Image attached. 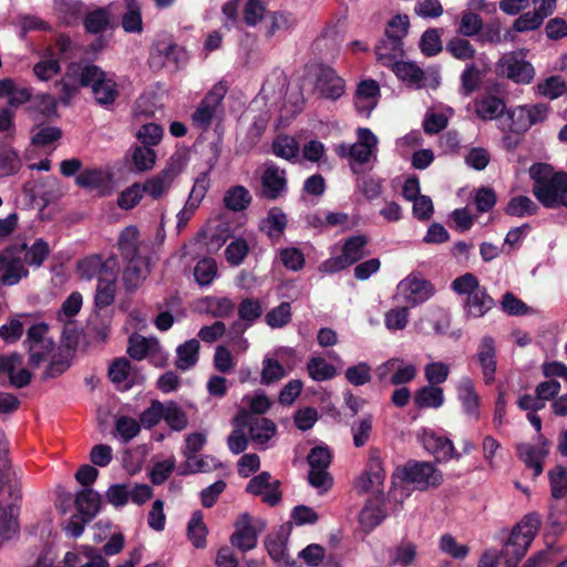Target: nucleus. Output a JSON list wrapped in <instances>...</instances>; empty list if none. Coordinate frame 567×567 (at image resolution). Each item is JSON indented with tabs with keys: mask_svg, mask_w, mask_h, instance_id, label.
I'll use <instances>...</instances> for the list:
<instances>
[{
	"mask_svg": "<svg viewBox=\"0 0 567 567\" xmlns=\"http://www.w3.org/2000/svg\"><path fill=\"white\" fill-rule=\"evenodd\" d=\"M227 93V86L223 82L216 83L202 99L195 112L192 114V125L207 132L214 126L215 142L224 137L221 115L224 114L223 100Z\"/></svg>",
	"mask_w": 567,
	"mask_h": 567,
	"instance_id": "2",
	"label": "nucleus"
},
{
	"mask_svg": "<svg viewBox=\"0 0 567 567\" xmlns=\"http://www.w3.org/2000/svg\"><path fill=\"white\" fill-rule=\"evenodd\" d=\"M330 462L331 454L327 447H315L308 455L310 467L308 480L310 485L318 488L320 493L327 492L333 483L332 476L327 471Z\"/></svg>",
	"mask_w": 567,
	"mask_h": 567,
	"instance_id": "10",
	"label": "nucleus"
},
{
	"mask_svg": "<svg viewBox=\"0 0 567 567\" xmlns=\"http://www.w3.org/2000/svg\"><path fill=\"white\" fill-rule=\"evenodd\" d=\"M18 247L23 249L22 259L25 265L39 268L47 259L50 248L47 241L43 239H37L30 247L25 244H19Z\"/></svg>",
	"mask_w": 567,
	"mask_h": 567,
	"instance_id": "48",
	"label": "nucleus"
},
{
	"mask_svg": "<svg viewBox=\"0 0 567 567\" xmlns=\"http://www.w3.org/2000/svg\"><path fill=\"white\" fill-rule=\"evenodd\" d=\"M420 49L425 56L437 55L443 50L439 29L430 28L423 32Z\"/></svg>",
	"mask_w": 567,
	"mask_h": 567,
	"instance_id": "61",
	"label": "nucleus"
},
{
	"mask_svg": "<svg viewBox=\"0 0 567 567\" xmlns=\"http://www.w3.org/2000/svg\"><path fill=\"white\" fill-rule=\"evenodd\" d=\"M533 194L546 208H567V173L556 172L553 166L536 163L529 168Z\"/></svg>",
	"mask_w": 567,
	"mask_h": 567,
	"instance_id": "1",
	"label": "nucleus"
},
{
	"mask_svg": "<svg viewBox=\"0 0 567 567\" xmlns=\"http://www.w3.org/2000/svg\"><path fill=\"white\" fill-rule=\"evenodd\" d=\"M231 544L247 551L252 549L257 544V530L252 525V518L248 514H243L236 522V530L230 537Z\"/></svg>",
	"mask_w": 567,
	"mask_h": 567,
	"instance_id": "26",
	"label": "nucleus"
},
{
	"mask_svg": "<svg viewBox=\"0 0 567 567\" xmlns=\"http://www.w3.org/2000/svg\"><path fill=\"white\" fill-rule=\"evenodd\" d=\"M83 298L78 291L72 292L62 303L60 310L56 313V319L65 326L63 336L70 339L68 334L73 326V318L79 313L82 308Z\"/></svg>",
	"mask_w": 567,
	"mask_h": 567,
	"instance_id": "37",
	"label": "nucleus"
},
{
	"mask_svg": "<svg viewBox=\"0 0 567 567\" xmlns=\"http://www.w3.org/2000/svg\"><path fill=\"white\" fill-rule=\"evenodd\" d=\"M68 76L73 78L80 86L92 87L95 101L100 105H110L118 96L117 83L106 76V73L95 64H85L83 66L74 65L68 70Z\"/></svg>",
	"mask_w": 567,
	"mask_h": 567,
	"instance_id": "3",
	"label": "nucleus"
},
{
	"mask_svg": "<svg viewBox=\"0 0 567 567\" xmlns=\"http://www.w3.org/2000/svg\"><path fill=\"white\" fill-rule=\"evenodd\" d=\"M286 368L275 358L265 357L262 360L261 383L271 384L285 378Z\"/></svg>",
	"mask_w": 567,
	"mask_h": 567,
	"instance_id": "62",
	"label": "nucleus"
},
{
	"mask_svg": "<svg viewBox=\"0 0 567 567\" xmlns=\"http://www.w3.org/2000/svg\"><path fill=\"white\" fill-rule=\"evenodd\" d=\"M127 352L135 360L147 358L156 367L164 365L167 360L166 353L155 338H145L138 334L130 338Z\"/></svg>",
	"mask_w": 567,
	"mask_h": 567,
	"instance_id": "17",
	"label": "nucleus"
},
{
	"mask_svg": "<svg viewBox=\"0 0 567 567\" xmlns=\"http://www.w3.org/2000/svg\"><path fill=\"white\" fill-rule=\"evenodd\" d=\"M385 517L380 499H370L360 513V525L365 530L375 528Z\"/></svg>",
	"mask_w": 567,
	"mask_h": 567,
	"instance_id": "46",
	"label": "nucleus"
},
{
	"mask_svg": "<svg viewBox=\"0 0 567 567\" xmlns=\"http://www.w3.org/2000/svg\"><path fill=\"white\" fill-rule=\"evenodd\" d=\"M164 410L163 420L173 431H182L187 426V415L178 404L173 401L166 402Z\"/></svg>",
	"mask_w": 567,
	"mask_h": 567,
	"instance_id": "55",
	"label": "nucleus"
},
{
	"mask_svg": "<svg viewBox=\"0 0 567 567\" xmlns=\"http://www.w3.org/2000/svg\"><path fill=\"white\" fill-rule=\"evenodd\" d=\"M264 308L259 299L246 298L238 306V322L233 323L230 333H244L262 315Z\"/></svg>",
	"mask_w": 567,
	"mask_h": 567,
	"instance_id": "24",
	"label": "nucleus"
},
{
	"mask_svg": "<svg viewBox=\"0 0 567 567\" xmlns=\"http://www.w3.org/2000/svg\"><path fill=\"white\" fill-rule=\"evenodd\" d=\"M384 478L385 473L379 457H370L365 471L357 477L354 488L360 494L379 491L383 486Z\"/></svg>",
	"mask_w": 567,
	"mask_h": 567,
	"instance_id": "22",
	"label": "nucleus"
},
{
	"mask_svg": "<svg viewBox=\"0 0 567 567\" xmlns=\"http://www.w3.org/2000/svg\"><path fill=\"white\" fill-rule=\"evenodd\" d=\"M79 187L94 190L101 196H107L115 189L113 174L107 168H86L75 178Z\"/></svg>",
	"mask_w": 567,
	"mask_h": 567,
	"instance_id": "16",
	"label": "nucleus"
},
{
	"mask_svg": "<svg viewBox=\"0 0 567 567\" xmlns=\"http://www.w3.org/2000/svg\"><path fill=\"white\" fill-rule=\"evenodd\" d=\"M394 480L411 484L415 489L426 491L443 482L442 473L429 462L409 461L395 470Z\"/></svg>",
	"mask_w": 567,
	"mask_h": 567,
	"instance_id": "6",
	"label": "nucleus"
},
{
	"mask_svg": "<svg viewBox=\"0 0 567 567\" xmlns=\"http://www.w3.org/2000/svg\"><path fill=\"white\" fill-rule=\"evenodd\" d=\"M249 494L261 496L262 501L275 505L280 501L279 482L271 480L268 472H262L251 478L246 487Z\"/></svg>",
	"mask_w": 567,
	"mask_h": 567,
	"instance_id": "23",
	"label": "nucleus"
},
{
	"mask_svg": "<svg viewBox=\"0 0 567 567\" xmlns=\"http://www.w3.org/2000/svg\"><path fill=\"white\" fill-rule=\"evenodd\" d=\"M48 326L35 323L28 329L27 343L29 347L30 361L39 365L53 349V342L47 338Z\"/></svg>",
	"mask_w": 567,
	"mask_h": 567,
	"instance_id": "18",
	"label": "nucleus"
},
{
	"mask_svg": "<svg viewBox=\"0 0 567 567\" xmlns=\"http://www.w3.org/2000/svg\"><path fill=\"white\" fill-rule=\"evenodd\" d=\"M251 200V196L247 188L244 186H235L230 188L225 197L224 202L227 208L238 212L245 209Z\"/></svg>",
	"mask_w": 567,
	"mask_h": 567,
	"instance_id": "63",
	"label": "nucleus"
},
{
	"mask_svg": "<svg viewBox=\"0 0 567 567\" xmlns=\"http://www.w3.org/2000/svg\"><path fill=\"white\" fill-rule=\"evenodd\" d=\"M424 378L427 384L440 385L444 383L451 373L450 364L443 361L431 360L424 365Z\"/></svg>",
	"mask_w": 567,
	"mask_h": 567,
	"instance_id": "52",
	"label": "nucleus"
},
{
	"mask_svg": "<svg viewBox=\"0 0 567 567\" xmlns=\"http://www.w3.org/2000/svg\"><path fill=\"white\" fill-rule=\"evenodd\" d=\"M540 524V516L536 513H529L513 527L503 548L505 567L517 566L536 537Z\"/></svg>",
	"mask_w": 567,
	"mask_h": 567,
	"instance_id": "4",
	"label": "nucleus"
},
{
	"mask_svg": "<svg viewBox=\"0 0 567 567\" xmlns=\"http://www.w3.org/2000/svg\"><path fill=\"white\" fill-rule=\"evenodd\" d=\"M7 489L0 487V546L19 535L18 514L16 502L20 498L19 491L9 489L10 499H4Z\"/></svg>",
	"mask_w": 567,
	"mask_h": 567,
	"instance_id": "11",
	"label": "nucleus"
},
{
	"mask_svg": "<svg viewBox=\"0 0 567 567\" xmlns=\"http://www.w3.org/2000/svg\"><path fill=\"white\" fill-rule=\"evenodd\" d=\"M262 192L268 198L275 199L286 189L285 172L272 164L266 165L261 176Z\"/></svg>",
	"mask_w": 567,
	"mask_h": 567,
	"instance_id": "32",
	"label": "nucleus"
},
{
	"mask_svg": "<svg viewBox=\"0 0 567 567\" xmlns=\"http://www.w3.org/2000/svg\"><path fill=\"white\" fill-rule=\"evenodd\" d=\"M200 309L215 318L228 317L235 308L228 297L209 296L199 301Z\"/></svg>",
	"mask_w": 567,
	"mask_h": 567,
	"instance_id": "49",
	"label": "nucleus"
},
{
	"mask_svg": "<svg viewBox=\"0 0 567 567\" xmlns=\"http://www.w3.org/2000/svg\"><path fill=\"white\" fill-rule=\"evenodd\" d=\"M199 341L190 339L178 346L176 349V367L179 370L186 371L193 368L198 361Z\"/></svg>",
	"mask_w": 567,
	"mask_h": 567,
	"instance_id": "45",
	"label": "nucleus"
},
{
	"mask_svg": "<svg viewBox=\"0 0 567 567\" xmlns=\"http://www.w3.org/2000/svg\"><path fill=\"white\" fill-rule=\"evenodd\" d=\"M417 440L436 461L446 462L453 457V443L442 431L423 427L417 432Z\"/></svg>",
	"mask_w": 567,
	"mask_h": 567,
	"instance_id": "15",
	"label": "nucleus"
},
{
	"mask_svg": "<svg viewBox=\"0 0 567 567\" xmlns=\"http://www.w3.org/2000/svg\"><path fill=\"white\" fill-rule=\"evenodd\" d=\"M538 210L537 205L527 196L513 197L507 206L506 214L515 217H525L536 214Z\"/></svg>",
	"mask_w": 567,
	"mask_h": 567,
	"instance_id": "58",
	"label": "nucleus"
},
{
	"mask_svg": "<svg viewBox=\"0 0 567 567\" xmlns=\"http://www.w3.org/2000/svg\"><path fill=\"white\" fill-rule=\"evenodd\" d=\"M247 419L248 413L246 411H240L235 417L234 430L228 437V447L235 454H239L247 449Z\"/></svg>",
	"mask_w": 567,
	"mask_h": 567,
	"instance_id": "42",
	"label": "nucleus"
},
{
	"mask_svg": "<svg viewBox=\"0 0 567 567\" xmlns=\"http://www.w3.org/2000/svg\"><path fill=\"white\" fill-rule=\"evenodd\" d=\"M367 243V238L362 235L350 237L343 244L341 255L324 260L319 266V270L333 274L348 268L363 257Z\"/></svg>",
	"mask_w": 567,
	"mask_h": 567,
	"instance_id": "7",
	"label": "nucleus"
},
{
	"mask_svg": "<svg viewBox=\"0 0 567 567\" xmlns=\"http://www.w3.org/2000/svg\"><path fill=\"white\" fill-rule=\"evenodd\" d=\"M392 71L403 82L411 85L422 86L424 81V71L414 62L395 61L392 64Z\"/></svg>",
	"mask_w": 567,
	"mask_h": 567,
	"instance_id": "44",
	"label": "nucleus"
},
{
	"mask_svg": "<svg viewBox=\"0 0 567 567\" xmlns=\"http://www.w3.org/2000/svg\"><path fill=\"white\" fill-rule=\"evenodd\" d=\"M416 558V546L410 542H403L390 550V560L393 565L408 567Z\"/></svg>",
	"mask_w": 567,
	"mask_h": 567,
	"instance_id": "56",
	"label": "nucleus"
},
{
	"mask_svg": "<svg viewBox=\"0 0 567 567\" xmlns=\"http://www.w3.org/2000/svg\"><path fill=\"white\" fill-rule=\"evenodd\" d=\"M380 381H389L393 385H402L413 381L417 374L414 363L402 358H391L375 369Z\"/></svg>",
	"mask_w": 567,
	"mask_h": 567,
	"instance_id": "12",
	"label": "nucleus"
},
{
	"mask_svg": "<svg viewBox=\"0 0 567 567\" xmlns=\"http://www.w3.org/2000/svg\"><path fill=\"white\" fill-rule=\"evenodd\" d=\"M23 249L11 245L0 252V281L4 286L17 285L29 271L22 259Z\"/></svg>",
	"mask_w": 567,
	"mask_h": 567,
	"instance_id": "9",
	"label": "nucleus"
},
{
	"mask_svg": "<svg viewBox=\"0 0 567 567\" xmlns=\"http://www.w3.org/2000/svg\"><path fill=\"white\" fill-rule=\"evenodd\" d=\"M439 548L445 555L454 559H464L470 553V548L465 544H461L451 534H444L440 537Z\"/></svg>",
	"mask_w": 567,
	"mask_h": 567,
	"instance_id": "57",
	"label": "nucleus"
},
{
	"mask_svg": "<svg viewBox=\"0 0 567 567\" xmlns=\"http://www.w3.org/2000/svg\"><path fill=\"white\" fill-rule=\"evenodd\" d=\"M309 377L317 382L330 380L336 377L337 369L320 355H312L307 363Z\"/></svg>",
	"mask_w": 567,
	"mask_h": 567,
	"instance_id": "50",
	"label": "nucleus"
},
{
	"mask_svg": "<svg viewBox=\"0 0 567 567\" xmlns=\"http://www.w3.org/2000/svg\"><path fill=\"white\" fill-rule=\"evenodd\" d=\"M566 92L567 85L558 75H551L537 84V93L550 100L558 99Z\"/></svg>",
	"mask_w": 567,
	"mask_h": 567,
	"instance_id": "64",
	"label": "nucleus"
},
{
	"mask_svg": "<svg viewBox=\"0 0 567 567\" xmlns=\"http://www.w3.org/2000/svg\"><path fill=\"white\" fill-rule=\"evenodd\" d=\"M457 398L462 403L464 412L474 419L478 417L480 396L475 390L474 382L467 378H462L457 385Z\"/></svg>",
	"mask_w": 567,
	"mask_h": 567,
	"instance_id": "33",
	"label": "nucleus"
},
{
	"mask_svg": "<svg viewBox=\"0 0 567 567\" xmlns=\"http://www.w3.org/2000/svg\"><path fill=\"white\" fill-rule=\"evenodd\" d=\"M20 166L17 153L8 144H0V177L13 175Z\"/></svg>",
	"mask_w": 567,
	"mask_h": 567,
	"instance_id": "59",
	"label": "nucleus"
},
{
	"mask_svg": "<svg viewBox=\"0 0 567 567\" xmlns=\"http://www.w3.org/2000/svg\"><path fill=\"white\" fill-rule=\"evenodd\" d=\"M497 69L501 74L519 84H529L535 76L534 66L525 60L523 51L505 53L497 62Z\"/></svg>",
	"mask_w": 567,
	"mask_h": 567,
	"instance_id": "8",
	"label": "nucleus"
},
{
	"mask_svg": "<svg viewBox=\"0 0 567 567\" xmlns=\"http://www.w3.org/2000/svg\"><path fill=\"white\" fill-rule=\"evenodd\" d=\"M504 110V101L495 95H486L476 102V113L483 120H493L498 115L503 116Z\"/></svg>",
	"mask_w": 567,
	"mask_h": 567,
	"instance_id": "51",
	"label": "nucleus"
},
{
	"mask_svg": "<svg viewBox=\"0 0 567 567\" xmlns=\"http://www.w3.org/2000/svg\"><path fill=\"white\" fill-rule=\"evenodd\" d=\"M111 256L106 259H102L100 255H92L83 258L78 264V271L82 278L91 279L93 277H105L113 270L110 267Z\"/></svg>",
	"mask_w": 567,
	"mask_h": 567,
	"instance_id": "35",
	"label": "nucleus"
},
{
	"mask_svg": "<svg viewBox=\"0 0 567 567\" xmlns=\"http://www.w3.org/2000/svg\"><path fill=\"white\" fill-rule=\"evenodd\" d=\"M315 90L324 99L336 101L346 92V82L334 69L326 64H318L315 69Z\"/></svg>",
	"mask_w": 567,
	"mask_h": 567,
	"instance_id": "13",
	"label": "nucleus"
},
{
	"mask_svg": "<svg viewBox=\"0 0 567 567\" xmlns=\"http://www.w3.org/2000/svg\"><path fill=\"white\" fill-rule=\"evenodd\" d=\"M374 52L377 59L384 65H392L398 59L404 56L403 43H400L399 37L380 39L375 44Z\"/></svg>",
	"mask_w": 567,
	"mask_h": 567,
	"instance_id": "38",
	"label": "nucleus"
},
{
	"mask_svg": "<svg viewBox=\"0 0 567 567\" xmlns=\"http://www.w3.org/2000/svg\"><path fill=\"white\" fill-rule=\"evenodd\" d=\"M142 240L136 226H127L124 228L117 239V249L123 260L133 258H143L141 254Z\"/></svg>",
	"mask_w": 567,
	"mask_h": 567,
	"instance_id": "29",
	"label": "nucleus"
},
{
	"mask_svg": "<svg viewBox=\"0 0 567 567\" xmlns=\"http://www.w3.org/2000/svg\"><path fill=\"white\" fill-rule=\"evenodd\" d=\"M477 360L483 371L485 383L494 381L496 372L495 341L492 337H484L477 349Z\"/></svg>",
	"mask_w": 567,
	"mask_h": 567,
	"instance_id": "30",
	"label": "nucleus"
},
{
	"mask_svg": "<svg viewBox=\"0 0 567 567\" xmlns=\"http://www.w3.org/2000/svg\"><path fill=\"white\" fill-rule=\"evenodd\" d=\"M414 403L420 409H439L444 403L443 390L435 385H424L414 394Z\"/></svg>",
	"mask_w": 567,
	"mask_h": 567,
	"instance_id": "43",
	"label": "nucleus"
},
{
	"mask_svg": "<svg viewBox=\"0 0 567 567\" xmlns=\"http://www.w3.org/2000/svg\"><path fill=\"white\" fill-rule=\"evenodd\" d=\"M398 297L408 307H415L425 302L433 295L432 285L422 277L411 274L398 285Z\"/></svg>",
	"mask_w": 567,
	"mask_h": 567,
	"instance_id": "14",
	"label": "nucleus"
},
{
	"mask_svg": "<svg viewBox=\"0 0 567 567\" xmlns=\"http://www.w3.org/2000/svg\"><path fill=\"white\" fill-rule=\"evenodd\" d=\"M110 23V13L106 8H97L90 11L84 20L83 25L86 32L97 34L103 32Z\"/></svg>",
	"mask_w": 567,
	"mask_h": 567,
	"instance_id": "53",
	"label": "nucleus"
},
{
	"mask_svg": "<svg viewBox=\"0 0 567 567\" xmlns=\"http://www.w3.org/2000/svg\"><path fill=\"white\" fill-rule=\"evenodd\" d=\"M483 29V19L473 11H463L457 28V33L463 37H475Z\"/></svg>",
	"mask_w": 567,
	"mask_h": 567,
	"instance_id": "60",
	"label": "nucleus"
},
{
	"mask_svg": "<svg viewBox=\"0 0 567 567\" xmlns=\"http://www.w3.org/2000/svg\"><path fill=\"white\" fill-rule=\"evenodd\" d=\"M247 427L251 441L259 447H266L267 442L276 434V425L266 417H252L248 414Z\"/></svg>",
	"mask_w": 567,
	"mask_h": 567,
	"instance_id": "34",
	"label": "nucleus"
},
{
	"mask_svg": "<svg viewBox=\"0 0 567 567\" xmlns=\"http://www.w3.org/2000/svg\"><path fill=\"white\" fill-rule=\"evenodd\" d=\"M110 267H113V270L109 272L105 277H100L95 293V306L97 308H104L110 306L114 301L115 296V286L118 275V261L117 257L112 255Z\"/></svg>",
	"mask_w": 567,
	"mask_h": 567,
	"instance_id": "25",
	"label": "nucleus"
},
{
	"mask_svg": "<svg viewBox=\"0 0 567 567\" xmlns=\"http://www.w3.org/2000/svg\"><path fill=\"white\" fill-rule=\"evenodd\" d=\"M547 453L548 450L545 444L537 446L532 444H520L518 446L519 457L534 471L533 477H537L543 472V461Z\"/></svg>",
	"mask_w": 567,
	"mask_h": 567,
	"instance_id": "39",
	"label": "nucleus"
},
{
	"mask_svg": "<svg viewBox=\"0 0 567 567\" xmlns=\"http://www.w3.org/2000/svg\"><path fill=\"white\" fill-rule=\"evenodd\" d=\"M150 145L151 144H135V146L128 151L126 162L131 165V171L146 172L154 167L157 156Z\"/></svg>",
	"mask_w": 567,
	"mask_h": 567,
	"instance_id": "31",
	"label": "nucleus"
},
{
	"mask_svg": "<svg viewBox=\"0 0 567 567\" xmlns=\"http://www.w3.org/2000/svg\"><path fill=\"white\" fill-rule=\"evenodd\" d=\"M374 145L375 144H339L336 151L341 157L349 158L352 171L358 174L374 162Z\"/></svg>",
	"mask_w": 567,
	"mask_h": 567,
	"instance_id": "19",
	"label": "nucleus"
},
{
	"mask_svg": "<svg viewBox=\"0 0 567 567\" xmlns=\"http://www.w3.org/2000/svg\"><path fill=\"white\" fill-rule=\"evenodd\" d=\"M126 266L123 271V284L126 290L137 289L150 274V258H133L124 260Z\"/></svg>",
	"mask_w": 567,
	"mask_h": 567,
	"instance_id": "27",
	"label": "nucleus"
},
{
	"mask_svg": "<svg viewBox=\"0 0 567 567\" xmlns=\"http://www.w3.org/2000/svg\"><path fill=\"white\" fill-rule=\"evenodd\" d=\"M186 51L172 40H157L151 49L152 63L158 58L159 65L172 63L175 68H181L187 59Z\"/></svg>",
	"mask_w": 567,
	"mask_h": 567,
	"instance_id": "21",
	"label": "nucleus"
},
{
	"mask_svg": "<svg viewBox=\"0 0 567 567\" xmlns=\"http://www.w3.org/2000/svg\"><path fill=\"white\" fill-rule=\"evenodd\" d=\"M178 173L179 168H176L174 163H171L166 168L161 171L157 175L148 178L142 185L144 193L148 194L154 199L159 198L171 188Z\"/></svg>",
	"mask_w": 567,
	"mask_h": 567,
	"instance_id": "28",
	"label": "nucleus"
},
{
	"mask_svg": "<svg viewBox=\"0 0 567 567\" xmlns=\"http://www.w3.org/2000/svg\"><path fill=\"white\" fill-rule=\"evenodd\" d=\"M499 122L503 131L507 130L515 134H523L532 126L524 105L508 110L505 115L501 116Z\"/></svg>",
	"mask_w": 567,
	"mask_h": 567,
	"instance_id": "36",
	"label": "nucleus"
},
{
	"mask_svg": "<svg viewBox=\"0 0 567 567\" xmlns=\"http://www.w3.org/2000/svg\"><path fill=\"white\" fill-rule=\"evenodd\" d=\"M109 375L113 383L123 389L131 388L136 380V373L133 371L131 362L125 358L117 359L111 364Z\"/></svg>",
	"mask_w": 567,
	"mask_h": 567,
	"instance_id": "41",
	"label": "nucleus"
},
{
	"mask_svg": "<svg viewBox=\"0 0 567 567\" xmlns=\"http://www.w3.org/2000/svg\"><path fill=\"white\" fill-rule=\"evenodd\" d=\"M100 503V495L92 489L81 491L75 497L76 509L85 520H91L97 514Z\"/></svg>",
	"mask_w": 567,
	"mask_h": 567,
	"instance_id": "47",
	"label": "nucleus"
},
{
	"mask_svg": "<svg viewBox=\"0 0 567 567\" xmlns=\"http://www.w3.org/2000/svg\"><path fill=\"white\" fill-rule=\"evenodd\" d=\"M125 11L122 14L121 25L126 33H142L143 18L141 4L137 0H123Z\"/></svg>",
	"mask_w": 567,
	"mask_h": 567,
	"instance_id": "40",
	"label": "nucleus"
},
{
	"mask_svg": "<svg viewBox=\"0 0 567 567\" xmlns=\"http://www.w3.org/2000/svg\"><path fill=\"white\" fill-rule=\"evenodd\" d=\"M188 538L192 544L197 548H203L206 546V536L207 528L203 520V514L200 512H195L187 526Z\"/></svg>",
	"mask_w": 567,
	"mask_h": 567,
	"instance_id": "54",
	"label": "nucleus"
},
{
	"mask_svg": "<svg viewBox=\"0 0 567 567\" xmlns=\"http://www.w3.org/2000/svg\"><path fill=\"white\" fill-rule=\"evenodd\" d=\"M63 567H109V563L99 549L85 545L68 551L63 558Z\"/></svg>",
	"mask_w": 567,
	"mask_h": 567,
	"instance_id": "20",
	"label": "nucleus"
},
{
	"mask_svg": "<svg viewBox=\"0 0 567 567\" xmlns=\"http://www.w3.org/2000/svg\"><path fill=\"white\" fill-rule=\"evenodd\" d=\"M452 289L457 295L466 296L464 310L470 317L481 318L494 307L493 298L473 274L467 272L454 279Z\"/></svg>",
	"mask_w": 567,
	"mask_h": 567,
	"instance_id": "5",
	"label": "nucleus"
}]
</instances>
